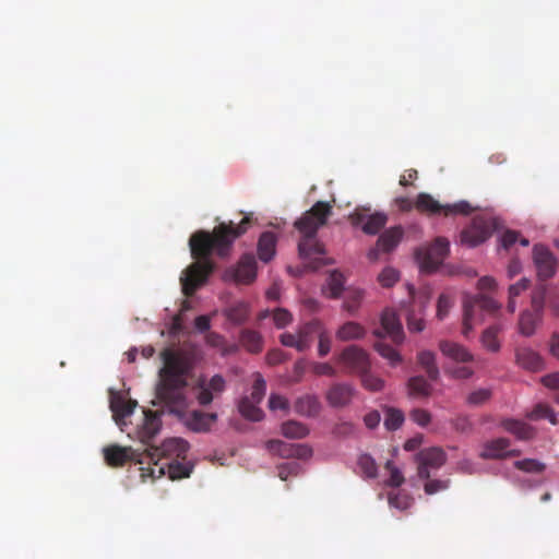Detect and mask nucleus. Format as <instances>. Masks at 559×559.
<instances>
[{
    "mask_svg": "<svg viewBox=\"0 0 559 559\" xmlns=\"http://www.w3.org/2000/svg\"><path fill=\"white\" fill-rule=\"evenodd\" d=\"M250 224L251 218L245 216L238 225L233 222L221 223L212 233L198 230L192 234L189 246L191 255L197 261L190 264L180 276L185 296H193L213 272L214 264L210 255L215 252L219 258L228 257L234 241L247 231Z\"/></svg>",
    "mask_w": 559,
    "mask_h": 559,
    "instance_id": "obj_1",
    "label": "nucleus"
},
{
    "mask_svg": "<svg viewBox=\"0 0 559 559\" xmlns=\"http://www.w3.org/2000/svg\"><path fill=\"white\" fill-rule=\"evenodd\" d=\"M164 366L159 370L156 384V400L153 405L162 404L169 413L182 417L189 406L186 389L187 374L190 370L188 358L180 352L165 348L160 353Z\"/></svg>",
    "mask_w": 559,
    "mask_h": 559,
    "instance_id": "obj_2",
    "label": "nucleus"
},
{
    "mask_svg": "<svg viewBox=\"0 0 559 559\" xmlns=\"http://www.w3.org/2000/svg\"><path fill=\"white\" fill-rule=\"evenodd\" d=\"M331 213L332 206L329 203L318 201L295 222L296 229L302 234V238L298 243V250L304 259L324 254L323 245L317 240L316 236L318 229L325 225Z\"/></svg>",
    "mask_w": 559,
    "mask_h": 559,
    "instance_id": "obj_3",
    "label": "nucleus"
},
{
    "mask_svg": "<svg viewBox=\"0 0 559 559\" xmlns=\"http://www.w3.org/2000/svg\"><path fill=\"white\" fill-rule=\"evenodd\" d=\"M415 209L418 212L429 216H454L457 214L468 215L474 210L467 201H460L453 204H440L436 199L426 192H420L417 195L415 200Z\"/></svg>",
    "mask_w": 559,
    "mask_h": 559,
    "instance_id": "obj_4",
    "label": "nucleus"
},
{
    "mask_svg": "<svg viewBox=\"0 0 559 559\" xmlns=\"http://www.w3.org/2000/svg\"><path fill=\"white\" fill-rule=\"evenodd\" d=\"M449 251L450 242L448 239L438 237L429 246L418 248L415 251V258L423 271L432 273L443 263Z\"/></svg>",
    "mask_w": 559,
    "mask_h": 559,
    "instance_id": "obj_5",
    "label": "nucleus"
},
{
    "mask_svg": "<svg viewBox=\"0 0 559 559\" xmlns=\"http://www.w3.org/2000/svg\"><path fill=\"white\" fill-rule=\"evenodd\" d=\"M546 288L544 286L534 290L531 300V309L524 310L519 318V332L524 336H532L537 325L542 322Z\"/></svg>",
    "mask_w": 559,
    "mask_h": 559,
    "instance_id": "obj_6",
    "label": "nucleus"
},
{
    "mask_svg": "<svg viewBox=\"0 0 559 559\" xmlns=\"http://www.w3.org/2000/svg\"><path fill=\"white\" fill-rule=\"evenodd\" d=\"M495 229V223L480 216L473 218L472 223L462 230L461 242L468 247H476L486 241Z\"/></svg>",
    "mask_w": 559,
    "mask_h": 559,
    "instance_id": "obj_7",
    "label": "nucleus"
},
{
    "mask_svg": "<svg viewBox=\"0 0 559 559\" xmlns=\"http://www.w3.org/2000/svg\"><path fill=\"white\" fill-rule=\"evenodd\" d=\"M338 362L346 373L361 374L370 369L368 354L356 345L345 347L338 357Z\"/></svg>",
    "mask_w": 559,
    "mask_h": 559,
    "instance_id": "obj_8",
    "label": "nucleus"
},
{
    "mask_svg": "<svg viewBox=\"0 0 559 559\" xmlns=\"http://www.w3.org/2000/svg\"><path fill=\"white\" fill-rule=\"evenodd\" d=\"M147 450V456L151 460L155 457L173 460H185L189 450V443L181 438H169L164 440L159 447H150Z\"/></svg>",
    "mask_w": 559,
    "mask_h": 559,
    "instance_id": "obj_9",
    "label": "nucleus"
},
{
    "mask_svg": "<svg viewBox=\"0 0 559 559\" xmlns=\"http://www.w3.org/2000/svg\"><path fill=\"white\" fill-rule=\"evenodd\" d=\"M417 474L420 479L430 478V469L440 468L447 461V454L441 448L432 447L419 451L416 456Z\"/></svg>",
    "mask_w": 559,
    "mask_h": 559,
    "instance_id": "obj_10",
    "label": "nucleus"
},
{
    "mask_svg": "<svg viewBox=\"0 0 559 559\" xmlns=\"http://www.w3.org/2000/svg\"><path fill=\"white\" fill-rule=\"evenodd\" d=\"M348 218L353 226L361 227L367 235H377L388 221L386 214L377 212L369 215L365 209H356Z\"/></svg>",
    "mask_w": 559,
    "mask_h": 559,
    "instance_id": "obj_11",
    "label": "nucleus"
},
{
    "mask_svg": "<svg viewBox=\"0 0 559 559\" xmlns=\"http://www.w3.org/2000/svg\"><path fill=\"white\" fill-rule=\"evenodd\" d=\"M377 337L390 336L395 344L404 341V332L399 317L392 309H385L381 316V329L373 331Z\"/></svg>",
    "mask_w": 559,
    "mask_h": 559,
    "instance_id": "obj_12",
    "label": "nucleus"
},
{
    "mask_svg": "<svg viewBox=\"0 0 559 559\" xmlns=\"http://www.w3.org/2000/svg\"><path fill=\"white\" fill-rule=\"evenodd\" d=\"M162 415L163 412L144 411L143 423L138 428V438L143 444L148 445V448L152 447L151 443L153 439L162 429Z\"/></svg>",
    "mask_w": 559,
    "mask_h": 559,
    "instance_id": "obj_13",
    "label": "nucleus"
},
{
    "mask_svg": "<svg viewBox=\"0 0 559 559\" xmlns=\"http://www.w3.org/2000/svg\"><path fill=\"white\" fill-rule=\"evenodd\" d=\"M270 452L285 459L296 457L306 460L312 455V449L307 444L287 443L282 440H270L266 443Z\"/></svg>",
    "mask_w": 559,
    "mask_h": 559,
    "instance_id": "obj_14",
    "label": "nucleus"
},
{
    "mask_svg": "<svg viewBox=\"0 0 559 559\" xmlns=\"http://www.w3.org/2000/svg\"><path fill=\"white\" fill-rule=\"evenodd\" d=\"M533 260L539 278L547 280L556 273L557 260L545 246H534Z\"/></svg>",
    "mask_w": 559,
    "mask_h": 559,
    "instance_id": "obj_15",
    "label": "nucleus"
},
{
    "mask_svg": "<svg viewBox=\"0 0 559 559\" xmlns=\"http://www.w3.org/2000/svg\"><path fill=\"white\" fill-rule=\"evenodd\" d=\"M356 391L352 384L334 383L325 393V400L331 407L343 408L352 403Z\"/></svg>",
    "mask_w": 559,
    "mask_h": 559,
    "instance_id": "obj_16",
    "label": "nucleus"
},
{
    "mask_svg": "<svg viewBox=\"0 0 559 559\" xmlns=\"http://www.w3.org/2000/svg\"><path fill=\"white\" fill-rule=\"evenodd\" d=\"M104 460L110 467H121L129 461H136L139 454L132 448L111 444L103 449Z\"/></svg>",
    "mask_w": 559,
    "mask_h": 559,
    "instance_id": "obj_17",
    "label": "nucleus"
},
{
    "mask_svg": "<svg viewBox=\"0 0 559 559\" xmlns=\"http://www.w3.org/2000/svg\"><path fill=\"white\" fill-rule=\"evenodd\" d=\"M404 235L402 226H394L382 233L377 240V248L369 251V258L376 260L378 258L379 250L389 252L393 250L401 241Z\"/></svg>",
    "mask_w": 559,
    "mask_h": 559,
    "instance_id": "obj_18",
    "label": "nucleus"
},
{
    "mask_svg": "<svg viewBox=\"0 0 559 559\" xmlns=\"http://www.w3.org/2000/svg\"><path fill=\"white\" fill-rule=\"evenodd\" d=\"M439 349L443 356L456 364H468L474 360V355L465 346L455 342L440 341Z\"/></svg>",
    "mask_w": 559,
    "mask_h": 559,
    "instance_id": "obj_19",
    "label": "nucleus"
},
{
    "mask_svg": "<svg viewBox=\"0 0 559 559\" xmlns=\"http://www.w3.org/2000/svg\"><path fill=\"white\" fill-rule=\"evenodd\" d=\"M257 276V261L253 254H245L241 257L236 269L234 270V278L237 283L250 284Z\"/></svg>",
    "mask_w": 559,
    "mask_h": 559,
    "instance_id": "obj_20",
    "label": "nucleus"
},
{
    "mask_svg": "<svg viewBox=\"0 0 559 559\" xmlns=\"http://www.w3.org/2000/svg\"><path fill=\"white\" fill-rule=\"evenodd\" d=\"M216 419L217 415L215 413L193 411L186 416L185 424L194 432H206L211 429Z\"/></svg>",
    "mask_w": 559,
    "mask_h": 559,
    "instance_id": "obj_21",
    "label": "nucleus"
},
{
    "mask_svg": "<svg viewBox=\"0 0 559 559\" xmlns=\"http://www.w3.org/2000/svg\"><path fill=\"white\" fill-rule=\"evenodd\" d=\"M136 401L126 400L120 394H112L110 397V411L116 424L121 428L122 420L130 416L136 407Z\"/></svg>",
    "mask_w": 559,
    "mask_h": 559,
    "instance_id": "obj_22",
    "label": "nucleus"
},
{
    "mask_svg": "<svg viewBox=\"0 0 559 559\" xmlns=\"http://www.w3.org/2000/svg\"><path fill=\"white\" fill-rule=\"evenodd\" d=\"M510 448V440L507 438H497L484 443L479 456L484 460L506 459L507 449Z\"/></svg>",
    "mask_w": 559,
    "mask_h": 559,
    "instance_id": "obj_23",
    "label": "nucleus"
},
{
    "mask_svg": "<svg viewBox=\"0 0 559 559\" xmlns=\"http://www.w3.org/2000/svg\"><path fill=\"white\" fill-rule=\"evenodd\" d=\"M516 364L530 371H538L543 368V359L538 353L528 348L520 347L515 350Z\"/></svg>",
    "mask_w": 559,
    "mask_h": 559,
    "instance_id": "obj_24",
    "label": "nucleus"
},
{
    "mask_svg": "<svg viewBox=\"0 0 559 559\" xmlns=\"http://www.w3.org/2000/svg\"><path fill=\"white\" fill-rule=\"evenodd\" d=\"M294 409L306 417H316L321 411V403L316 395L306 394L295 401Z\"/></svg>",
    "mask_w": 559,
    "mask_h": 559,
    "instance_id": "obj_25",
    "label": "nucleus"
},
{
    "mask_svg": "<svg viewBox=\"0 0 559 559\" xmlns=\"http://www.w3.org/2000/svg\"><path fill=\"white\" fill-rule=\"evenodd\" d=\"M501 427L506 431L514 435L520 440H530L535 435V430L532 426L518 419H503L501 421Z\"/></svg>",
    "mask_w": 559,
    "mask_h": 559,
    "instance_id": "obj_26",
    "label": "nucleus"
},
{
    "mask_svg": "<svg viewBox=\"0 0 559 559\" xmlns=\"http://www.w3.org/2000/svg\"><path fill=\"white\" fill-rule=\"evenodd\" d=\"M276 248V236L272 231H264L261 234L258 241V255L263 262H269L273 259Z\"/></svg>",
    "mask_w": 559,
    "mask_h": 559,
    "instance_id": "obj_27",
    "label": "nucleus"
},
{
    "mask_svg": "<svg viewBox=\"0 0 559 559\" xmlns=\"http://www.w3.org/2000/svg\"><path fill=\"white\" fill-rule=\"evenodd\" d=\"M322 323L319 320H311L299 326L297 334L299 343L302 344V353L308 350L317 336Z\"/></svg>",
    "mask_w": 559,
    "mask_h": 559,
    "instance_id": "obj_28",
    "label": "nucleus"
},
{
    "mask_svg": "<svg viewBox=\"0 0 559 559\" xmlns=\"http://www.w3.org/2000/svg\"><path fill=\"white\" fill-rule=\"evenodd\" d=\"M419 366L426 371L430 381H437L440 374L436 362V354L431 350H421L417 355Z\"/></svg>",
    "mask_w": 559,
    "mask_h": 559,
    "instance_id": "obj_29",
    "label": "nucleus"
},
{
    "mask_svg": "<svg viewBox=\"0 0 559 559\" xmlns=\"http://www.w3.org/2000/svg\"><path fill=\"white\" fill-rule=\"evenodd\" d=\"M241 345L250 353L258 354L263 348V338L257 331L245 329L240 333Z\"/></svg>",
    "mask_w": 559,
    "mask_h": 559,
    "instance_id": "obj_30",
    "label": "nucleus"
},
{
    "mask_svg": "<svg viewBox=\"0 0 559 559\" xmlns=\"http://www.w3.org/2000/svg\"><path fill=\"white\" fill-rule=\"evenodd\" d=\"M366 330L357 322H346L336 332V337L340 341L346 342L364 337Z\"/></svg>",
    "mask_w": 559,
    "mask_h": 559,
    "instance_id": "obj_31",
    "label": "nucleus"
},
{
    "mask_svg": "<svg viewBox=\"0 0 559 559\" xmlns=\"http://www.w3.org/2000/svg\"><path fill=\"white\" fill-rule=\"evenodd\" d=\"M502 331L501 324H493L487 328L480 337V342L483 346L492 353H497L500 349V341L498 340V334Z\"/></svg>",
    "mask_w": 559,
    "mask_h": 559,
    "instance_id": "obj_32",
    "label": "nucleus"
},
{
    "mask_svg": "<svg viewBox=\"0 0 559 559\" xmlns=\"http://www.w3.org/2000/svg\"><path fill=\"white\" fill-rule=\"evenodd\" d=\"M407 386L409 395L415 397H427L432 391L431 384L423 376L409 378Z\"/></svg>",
    "mask_w": 559,
    "mask_h": 559,
    "instance_id": "obj_33",
    "label": "nucleus"
},
{
    "mask_svg": "<svg viewBox=\"0 0 559 559\" xmlns=\"http://www.w3.org/2000/svg\"><path fill=\"white\" fill-rule=\"evenodd\" d=\"M139 456H140L139 460H136L138 463L143 464L146 461L147 464L150 465V467L147 468V474L144 472L142 473L143 477L150 476L153 479H155V478H159L163 475H165L167 466H166V463L165 464L159 463V461L162 460L160 457H155L154 460H151L147 456V450L145 451V453L139 454Z\"/></svg>",
    "mask_w": 559,
    "mask_h": 559,
    "instance_id": "obj_34",
    "label": "nucleus"
},
{
    "mask_svg": "<svg viewBox=\"0 0 559 559\" xmlns=\"http://www.w3.org/2000/svg\"><path fill=\"white\" fill-rule=\"evenodd\" d=\"M225 316L234 324H242L249 317V305L238 301L225 310Z\"/></svg>",
    "mask_w": 559,
    "mask_h": 559,
    "instance_id": "obj_35",
    "label": "nucleus"
},
{
    "mask_svg": "<svg viewBox=\"0 0 559 559\" xmlns=\"http://www.w3.org/2000/svg\"><path fill=\"white\" fill-rule=\"evenodd\" d=\"M463 302H471L473 305L474 313H476L477 310H484L493 313L500 308V305L497 301L485 295L466 297Z\"/></svg>",
    "mask_w": 559,
    "mask_h": 559,
    "instance_id": "obj_36",
    "label": "nucleus"
},
{
    "mask_svg": "<svg viewBox=\"0 0 559 559\" xmlns=\"http://www.w3.org/2000/svg\"><path fill=\"white\" fill-rule=\"evenodd\" d=\"M259 403L251 401L249 397H242L239 402L238 409L240 414L252 421H260L263 418V412L258 407Z\"/></svg>",
    "mask_w": 559,
    "mask_h": 559,
    "instance_id": "obj_37",
    "label": "nucleus"
},
{
    "mask_svg": "<svg viewBox=\"0 0 559 559\" xmlns=\"http://www.w3.org/2000/svg\"><path fill=\"white\" fill-rule=\"evenodd\" d=\"M282 433L288 439H302L309 435V429L302 423L288 420L282 424Z\"/></svg>",
    "mask_w": 559,
    "mask_h": 559,
    "instance_id": "obj_38",
    "label": "nucleus"
},
{
    "mask_svg": "<svg viewBox=\"0 0 559 559\" xmlns=\"http://www.w3.org/2000/svg\"><path fill=\"white\" fill-rule=\"evenodd\" d=\"M270 314H272L273 322L277 329H283V328L287 326L288 324H290L293 321L292 313L287 309H284V308H276L272 312H270L269 310H264V311L260 312L259 319L263 320L266 317H269Z\"/></svg>",
    "mask_w": 559,
    "mask_h": 559,
    "instance_id": "obj_39",
    "label": "nucleus"
},
{
    "mask_svg": "<svg viewBox=\"0 0 559 559\" xmlns=\"http://www.w3.org/2000/svg\"><path fill=\"white\" fill-rule=\"evenodd\" d=\"M205 343L213 348L219 349L223 356L233 354L237 350L236 345H228L224 336L216 332H209L205 335Z\"/></svg>",
    "mask_w": 559,
    "mask_h": 559,
    "instance_id": "obj_40",
    "label": "nucleus"
},
{
    "mask_svg": "<svg viewBox=\"0 0 559 559\" xmlns=\"http://www.w3.org/2000/svg\"><path fill=\"white\" fill-rule=\"evenodd\" d=\"M532 420L548 419L552 425H557V416L554 411L546 404H537L528 414Z\"/></svg>",
    "mask_w": 559,
    "mask_h": 559,
    "instance_id": "obj_41",
    "label": "nucleus"
},
{
    "mask_svg": "<svg viewBox=\"0 0 559 559\" xmlns=\"http://www.w3.org/2000/svg\"><path fill=\"white\" fill-rule=\"evenodd\" d=\"M362 299H364L362 290L349 289V290H347V293L345 295L343 307L348 313L354 314L360 307Z\"/></svg>",
    "mask_w": 559,
    "mask_h": 559,
    "instance_id": "obj_42",
    "label": "nucleus"
},
{
    "mask_svg": "<svg viewBox=\"0 0 559 559\" xmlns=\"http://www.w3.org/2000/svg\"><path fill=\"white\" fill-rule=\"evenodd\" d=\"M374 349L389 362L391 366H396L402 361L401 355L389 344L378 341L374 343Z\"/></svg>",
    "mask_w": 559,
    "mask_h": 559,
    "instance_id": "obj_43",
    "label": "nucleus"
},
{
    "mask_svg": "<svg viewBox=\"0 0 559 559\" xmlns=\"http://www.w3.org/2000/svg\"><path fill=\"white\" fill-rule=\"evenodd\" d=\"M166 466L170 479L189 477L192 469L190 466L180 463L178 460H173L166 463Z\"/></svg>",
    "mask_w": 559,
    "mask_h": 559,
    "instance_id": "obj_44",
    "label": "nucleus"
},
{
    "mask_svg": "<svg viewBox=\"0 0 559 559\" xmlns=\"http://www.w3.org/2000/svg\"><path fill=\"white\" fill-rule=\"evenodd\" d=\"M358 466L365 477L376 478L378 476V466L369 454H361L359 456Z\"/></svg>",
    "mask_w": 559,
    "mask_h": 559,
    "instance_id": "obj_45",
    "label": "nucleus"
},
{
    "mask_svg": "<svg viewBox=\"0 0 559 559\" xmlns=\"http://www.w3.org/2000/svg\"><path fill=\"white\" fill-rule=\"evenodd\" d=\"M360 376L361 384L366 390L371 392H379L384 388V381L372 374L369 370L364 371Z\"/></svg>",
    "mask_w": 559,
    "mask_h": 559,
    "instance_id": "obj_46",
    "label": "nucleus"
},
{
    "mask_svg": "<svg viewBox=\"0 0 559 559\" xmlns=\"http://www.w3.org/2000/svg\"><path fill=\"white\" fill-rule=\"evenodd\" d=\"M404 423V414L396 408L385 411L384 426L388 430L394 431Z\"/></svg>",
    "mask_w": 559,
    "mask_h": 559,
    "instance_id": "obj_47",
    "label": "nucleus"
},
{
    "mask_svg": "<svg viewBox=\"0 0 559 559\" xmlns=\"http://www.w3.org/2000/svg\"><path fill=\"white\" fill-rule=\"evenodd\" d=\"M444 373L453 379L465 380L473 377L474 369L467 366V364H462V366H447L444 367Z\"/></svg>",
    "mask_w": 559,
    "mask_h": 559,
    "instance_id": "obj_48",
    "label": "nucleus"
},
{
    "mask_svg": "<svg viewBox=\"0 0 559 559\" xmlns=\"http://www.w3.org/2000/svg\"><path fill=\"white\" fill-rule=\"evenodd\" d=\"M328 286L330 289V296L332 298H338L343 292L344 286L343 275L337 271H333L329 276Z\"/></svg>",
    "mask_w": 559,
    "mask_h": 559,
    "instance_id": "obj_49",
    "label": "nucleus"
},
{
    "mask_svg": "<svg viewBox=\"0 0 559 559\" xmlns=\"http://www.w3.org/2000/svg\"><path fill=\"white\" fill-rule=\"evenodd\" d=\"M474 317L473 305L471 302H463V326L462 334L464 337H468L474 329Z\"/></svg>",
    "mask_w": 559,
    "mask_h": 559,
    "instance_id": "obj_50",
    "label": "nucleus"
},
{
    "mask_svg": "<svg viewBox=\"0 0 559 559\" xmlns=\"http://www.w3.org/2000/svg\"><path fill=\"white\" fill-rule=\"evenodd\" d=\"M514 467L526 473H542L546 466L535 459H524L515 461Z\"/></svg>",
    "mask_w": 559,
    "mask_h": 559,
    "instance_id": "obj_51",
    "label": "nucleus"
},
{
    "mask_svg": "<svg viewBox=\"0 0 559 559\" xmlns=\"http://www.w3.org/2000/svg\"><path fill=\"white\" fill-rule=\"evenodd\" d=\"M385 469L390 473L389 479L385 481L386 486L400 487L404 484L405 478L399 467L392 461H388L384 465Z\"/></svg>",
    "mask_w": 559,
    "mask_h": 559,
    "instance_id": "obj_52",
    "label": "nucleus"
},
{
    "mask_svg": "<svg viewBox=\"0 0 559 559\" xmlns=\"http://www.w3.org/2000/svg\"><path fill=\"white\" fill-rule=\"evenodd\" d=\"M266 391V383L260 373H255V380L253 382L251 394L248 396L251 401L260 403Z\"/></svg>",
    "mask_w": 559,
    "mask_h": 559,
    "instance_id": "obj_53",
    "label": "nucleus"
},
{
    "mask_svg": "<svg viewBox=\"0 0 559 559\" xmlns=\"http://www.w3.org/2000/svg\"><path fill=\"white\" fill-rule=\"evenodd\" d=\"M389 503L399 510H406L412 506L413 499L405 492H391L389 493Z\"/></svg>",
    "mask_w": 559,
    "mask_h": 559,
    "instance_id": "obj_54",
    "label": "nucleus"
},
{
    "mask_svg": "<svg viewBox=\"0 0 559 559\" xmlns=\"http://www.w3.org/2000/svg\"><path fill=\"white\" fill-rule=\"evenodd\" d=\"M317 337L319 340L318 354L320 357H325L331 350L332 340L330 334L323 328V325H321L317 334Z\"/></svg>",
    "mask_w": 559,
    "mask_h": 559,
    "instance_id": "obj_55",
    "label": "nucleus"
},
{
    "mask_svg": "<svg viewBox=\"0 0 559 559\" xmlns=\"http://www.w3.org/2000/svg\"><path fill=\"white\" fill-rule=\"evenodd\" d=\"M490 397L491 391L489 389H478L467 396V403L469 405L478 406L486 403Z\"/></svg>",
    "mask_w": 559,
    "mask_h": 559,
    "instance_id": "obj_56",
    "label": "nucleus"
},
{
    "mask_svg": "<svg viewBox=\"0 0 559 559\" xmlns=\"http://www.w3.org/2000/svg\"><path fill=\"white\" fill-rule=\"evenodd\" d=\"M379 282L383 287L393 286L399 280V272L392 267H385L379 274Z\"/></svg>",
    "mask_w": 559,
    "mask_h": 559,
    "instance_id": "obj_57",
    "label": "nucleus"
},
{
    "mask_svg": "<svg viewBox=\"0 0 559 559\" xmlns=\"http://www.w3.org/2000/svg\"><path fill=\"white\" fill-rule=\"evenodd\" d=\"M280 342L282 345L286 347L295 348L296 350L302 353V344L299 343L297 333L285 332L280 335Z\"/></svg>",
    "mask_w": 559,
    "mask_h": 559,
    "instance_id": "obj_58",
    "label": "nucleus"
},
{
    "mask_svg": "<svg viewBox=\"0 0 559 559\" xmlns=\"http://www.w3.org/2000/svg\"><path fill=\"white\" fill-rule=\"evenodd\" d=\"M407 328L411 332H421L425 329V322L421 316H417L414 309L407 313Z\"/></svg>",
    "mask_w": 559,
    "mask_h": 559,
    "instance_id": "obj_59",
    "label": "nucleus"
},
{
    "mask_svg": "<svg viewBox=\"0 0 559 559\" xmlns=\"http://www.w3.org/2000/svg\"><path fill=\"white\" fill-rule=\"evenodd\" d=\"M355 425L350 421H340L333 428V435L340 438L349 437L355 433Z\"/></svg>",
    "mask_w": 559,
    "mask_h": 559,
    "instance_id": "obj_60",
    "label": "nucleus"
},
{
    "mask_svg": "<svg viewBox=\"0 0 559 559\" xmlns=\"http://www.w3.org/2000/svg\"><path fill=\"white\" fill-rule=\"evenodd\" d=\"M426 484L424 486L425 492L428 495L437 493L438 491L444 490L449 487V480H440V479H426Z\"/></svg>",
    "mask_w": 559,
    "mask_h": 559,
    "instance_id": "obj_61",
    "label": "nucleus"
},
{
    "mask_svg": "<svg viewBox=\"0 0 559 559\" xmlns=\"http://www.w3.org/2000/svg\"><path fill=\"white\" fill-rule=\"evenodd\" d=\"M411 418L419 426L426 427L431 421V415L423 408H415L411 412Z\"/></svg>",
    "mask_w": 559,
    "mask_h": 559,
    "instance_id": "obj_62",
    "label": "nucleus"
},
{
    "mask_svg": "<svg viewBox=\"0 0 559 559\" xmlns=\"http://www.w3.org/2000/svg\"><path fill=\"white\" fill-rule=\"evenodd\" d=\"M452 307V301L450 297L445 294H441L438 298L437 304V317L442 320L449 312Z\"/></svg>",
    "mask_w": 559,
    "mask_h": 559,
    "instance_id": "obj_63",
    "label": "nucleus"
},
{
    "mask_svg": "<svg viewBox=\"0 0 559 559\" xmlns=\"http://www.w3.org/2000/svg\"><path fill=\"white\" fill-rule=\"evenodd\" d=\"M299 467V464L295 462L282 464L278 466V477L286 480L289 475H297Z\"/></svg>",
    "mask_w": 559,
    "mask_h": 559,
    "instance_id": "obj_64",
    "label": "nucleus"
}]
</instances>
